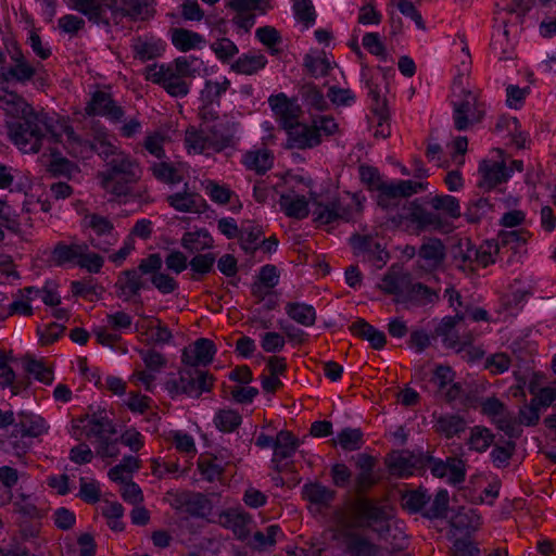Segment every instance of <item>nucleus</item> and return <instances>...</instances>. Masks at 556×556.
Listing matches in <instances>:
<instances>
[{
	"label": "nucleus",
	"mask_w": 556,
	"mask_h": 556,
	"mask_svg": "<svg viewBox=\"0 0 556 556\" xmlns=\"http://www.w3.org/2000/svg\"><path fill=\"white\" fill-rule=\"evenodd\" d=\"M447 507L448 492L446 490H440L426 509L425 516L430 519L442 518L445 516Z\"/></svg>",
	"instance_id": "774afa93"
},
{
	"label": "nucleus",
	"mask_w": 556,
	"mask_h": 556,
	"mask_svg": "<svg viewBox=\"0 0 556 556\" xmlns=\"http://www.w3.org/2000/svg\"><path fill=\"white\" fill-rule=\"evenodd\" d=\"M407 282V275L403 274L400 269L392 266L383 276L381 283L379 285V288L387 294L397 295L404 292Z\"/></svg>",
	"instance_id": "de8ad7c7"
},
{
	"label": "nucleus",
	"mask_w": 556,
	"mask_h": 556,
	"mask_svg": "<svg viewBox=\"0 0 556 556\" xmlns=\"http://www.w3.org/2000/svg\"><path fill=\"white\" fill-rule=\"evenodd\" d=\"M86 251L85 242H59L52 251V257L58 265L74 264L77 266L81 254Z\"/></svg>",
	"instance_id": "c9c22d12"
},
{
	"label": "nucleus",
	"mask_w": 556,
	"mask_h": 556,
	"mask_svg": "<svg viewBox=\"0 0 556 556\" xmlns=\"http://www.w3.org/2000/svg\"><path fill=\"white\" fill-rule=\"evenodd\" d=\"M475 245L468 238H462L451 248V258L455 267L463 271L473 270Z\"/></svg>",
	"instance_id": "72a5a7b5"
},
{
	"label": "nucleus",
	"mask_w": 556,
	"mask_h": 556,
	"mask_svg": "<svg viewBox=\"0 0 556 556\" xmlns=\"http://www.w3.org/2000/svg\"><path fill=\"white\" fill-rule=\"evenodd\" d=\"M185 147L189 154H204L208 156L216 153L206 126L201 128L189 127L185 134Z\"/></svg>",
	"instance_id": "a878e982"
},
{
	"label": "nucleus",
	"mask_w": 556,
	"mask_h": 556,
	"mask_svg": "<svg viewBox=\"0 0 556 556\" xmlns=\"http://www.w3.org/2000/svg\"><path fill=\"white\" fill-rule=\"evenodd\" d=\"M85 112L89 116H104L113 122H118L124 116L122 108L116 105L111 94L101 90L92 93Z\"/></svg>",
	"instance_id": "4468645a"
},
{
	"label": "nucleus",
	"mask_w": 556,
	"mask_h": 556,
	"mask_svg": "<svg viewBox=\"0 0 556 556\" xmlns=\"http://www.w3.org/2000/svg\"><path fill=\"white\" fill-rule=\"evenodd\" d=\"M268 104L286 130L299 123L301 108L285 93L270 96L268 98Z\"/></svg>",
	"instance_id": "dca6fc26"
},
{
	"label": "nucleus",
	"mask_w": 556,
	"mask_h": 556,
	"mask_svg": "<svg viewBox=\"0 0 556 556\" xmlns=\"http://www.w3.org/2000/svg\"><path fill=\"white\" fill-rule=\"evenodd\" d=\"M283 533L278 525H270L264 531H256L252 536V545L257 551H267L273 547Z\"/></svg>",
	"instance_id": "09e8293b"
},
{
	"label": "nucleus",
	"mask_w": 556,
	"mask_h": 556,
	"mask_svg": "<svg viewBox=\"0 0 556 556\" xmlns=\"http://www.w3.org/2000/svg\"><path fill=\"white\" fill-rule=\"evenodd\" d=\"M418 256L424 268L435 269L444 261L445 247L440 239H429L419 248Z\"/></svg>",
	"instance_id": "473e14b6"
},
{
	"label": "nucleus",
	"mask_w": 556,
	"mask_h": 556,
	"mask_svg": "<svg viewBox=\"0 0 556 556\" xmlns=\"http://www.w3.org/2000/svg\"><path fill=\"white\" fill-rule=\"evenodd\" d=\"M294 181L279 198L280 210L286 216L294 219H304L308 216V195L312 194V180L302 177H293L289 184Z\"/></svg>",
	"instance_id": "0eeeda50"
},
{
	"label": "nucleus",
	"mask_w": 556,
	"mask_h": 556,
	"mask_svg": "<svg viewBox=\"0 0 556 556\" xmlns=\"http://www.w3.org/2000/svg\"><path fill=\"white\" fill-rule=\"evenodd\" d=\"M365 197L359 193L344 192L333 199L338 222L354 220L363 210Z\"/></svg>",
	"instance_id": "aec40b11"
},
{
	"label": "nucleus",
	"mask_w": 556,
	"mask_h": 556,
	"mask_svg": "<svg viewBox=\"0 0 556 556\" xmlns=\"http://www.w3.org/2000/svg\"><path fill=\"white\" fill-rule=\"evenodd\" d=\"M334 207L333 199L326 203L315 201L313 210L314 220L320 225H329L338 222Z\"/></svg>",
	"instance_id": "0e129e2a"
},
{
	"label": "nucleus",
	"mask_w": 556,
	"mask_h": 556,
	"mask_svg": "<svg viewBox=\"0 0 556 556\" xmlns=\"http://www.w3.org/2000/svg\"><path fill=\"white\" fill-rule=\"evenodd\" d=\"M303 497L308 502L328 506L336 497V492L321 483L314 482L307 483L302 490Z\"/></svg>",
	"instance_id": "49530a36"
},
{
	"label": "nucleus",
	"mask_w": 556,
	"mask_h": 556,
	"mask_svg": "<svg viewBox=\"0 0 556 556\" xmlns=\"http://www.w3.org/2000/svg\"><path fill=\"white\" fill-rule=\"evenodd\" d=\"M12 504L14 511L29 518H40L41 514L31 495L17 493L13 496Z\"/></svg>",
	"instance_id": "13d9d810"
},
{
	"label": "nucleus",
	"mask_w": 556,
	"mask_h": 556,
	"mask_svg": "<svg viewBox=\"0 0 556 556\" xmlns=\"http://www.w3.org/2000/svg\"><path fill=\"white\" fill-rule=\"evenodd\" d=\"M40 289L35 287H26L17 290L13 295L14 300L8 304L7 317L13 315L31 316V302L38 299Z\"/></svg>",
	"instance_id": "7c9ffc66"
},
{
	"label": "nucleus",
	"mask_w": 556,
	"mask_h": 556,
	"mask_svg": "<svg viewBox=\"0 0 556 556\" xmlns=\"http://www.w3.org/2000/svg\"><path fill=\"white\" fill-rule=\"evenodd\" d=\"M141 174L136 160L118 152L106 163V168L99 173L98 178L105 192L115 198H126L132 194V185L141 178Z\"/></svg>",
	"instance_id": "7ed1b4c3"
},
{
	"label": "nucleus",
	"mask_w": 556,
	"mask_h": 556,
	"mask_svg": "<svg viewBox=\"0 0 556 556\" xmlns=\"http://www.w3.org/2000/svg\"><path fill=\"white\" fill-rule=\"evenodd\" d=\"M143 288L142 276L135 268L119 273L115 282L117 296L125 302L138 296Z\"/></svg>",
	"instance_id": "4be33fe9"
},
{
	"label": "nucleus",
	"mask_w": 556,
	"mask_h": 556,
	"mask_svg": "<svg viewBox=\"0 0 556 556\" xmlns=\"http://www.w3.org/2000/svg\"><path fill=\"white\" fill-rule=\"evenodd\" d=\"M351 331L355 336L367 340L375 350L382 349L387 342L384 332L369 325L364 319L353 323L351 325Z\"/></svg>",
	"instance_id": "a19ab883"
},
{
	"label": "nucleus",
	"mask_w": 556,
	"mask_h": 556,
	"mask_svg": "<svg viewBox=\"0 0 556 556\" xmlns=\"http://www.w3.org/2000/svg\"><path fill=\"white\" fill-rule=\"evenodd\" d=\"M49 426L45 418L33 413H20L15 422V432L22 437L37 438L46 433Z\"/></svg>",
	"instance_id": "2f4dec72"
},
{
	"label": "nucleus",
	"mask_w": 556,
	"mask_h": 556,
	"mask_svg": "<svg viewBox=\"0 0 556 556\" xmlns=\"http://www.w3.org/2000/svg\"><path fill=\"white\" fill-rule=\"evenodd\" d=\"M491 49L501 61L514 60L516 58L515 47L508 38V30L506 28L497 29L493 34Z\"/></svg>",
	"instance_id": "a18cd8bd"
},
{
	"label": "nucleus",
	"mask_w": 556,
	"mask_h": 556,
	"mask_svg": "<svg viewBox=\"0 0 556 556\" xmlns=\"http://www.w3.org/2000/svg\"><path fill=\"white\" fill-rule=\"evenodd\" d=\"M216 153L233 147L239 140L240 123L233 117L225 116L212 126H206Z\"/></svg>",
	"instance_id": "ddd939ff"
},
{
	"label": "nucleus",
	"mask_w": 556,
	"mask_h": 556,
	"mask_svg": "<svg viewBox=\"0 0 556 556\" xmlns=\"http://www.w3.org/2000/svg\"><path fill=\"white\" fill-rule=\"evenodd\" d=\"M466 319V315L460 309L455 308L454 316H445L435 329L438 336L443 337L448 346L455 348L459 344L455 333L456 326Z\"/></svg>",
	"instance_id": "c03bdc74"
},
{
	"label": "nucleus",
	"mask_w": 556,
	"mask_h": 556,
	"mask_svg": "<svg viewBox=\"0 0 556 556\" xmlns=\"http://www.w3.org/2000/svg\"><path fill=\"white\" fill-rule=\"evenodd\" d=\"M502 251L500 243L488 240L479 248L475 247L473 268L476 266L486 267L495 263L496 255Z\"/></svg>",
	"instance_id": "8fccbe9b"
},
{
	"label": "nucleus",
	"mask_w": 556,
	"mask_h": 556,
	"mask_svg": "<svg viewBox=\"0 0 556 556\" xmlns=\"http://www.w3.org/2000/svg\"><path fill=\"white\" fill-rule=\"evenodd\" d=\"M97 13H100L102 18H96L94 23L104 26L112 23L117 25L125 17L143 21L153 16L154 0H100Z\"/></svg>",
	"instance_id": "39448f33"
},
{
	"label": "nucleus",
	"mask_w": 556,
	"mask_h": 556,
	"mask_svg": "<svg viewBox=\"0 0 556 556\" xmlns=\"http://www.w3.org/2000/svg\"><path fill=\"white\" fill-rule=\"evenodd\" d=\"M267 58L261 52H248L240 55L231 65L232 71L242 75H254L267 64Z\"/></svg>",
	"instance_id": "4c0bfd02"
},
{
	"label": "nucleus",
	"mask_w": 556,
	"mask_h": 556,
	"mask_svg": "<svg viewBox=\"0 0 556 556\" xmlns=\"http://www.w3.org/2000/svg\"><path fill=\"white\" fill-rule=\"evenodd\" d=\"M166 201L170 207L181 213L200 214L206 207V202L200 194L187 189L167 195Z\"/></svg>",
	"instance_id": "5701e85b"
},
{
	"label": "nucleus",
	"mask_w": 556,
	"mask_h": 556,
	"mask_svg": "<svg viewBox=\"0 0 556 556\" xmlns=\"http://www.w3.org/2000/svg\"><path fill=\"white\" fill-rule=\"evenodd\" d=\"M17 207L8 199L0 198V242L4 239L2 227L17 232L20 230Z\"/></svg>",
	"instance_id": "37998d69"
},
{
	"label": "nucleus",
	"mask_w": 556,
	"mask_h": 556,
	"mask_svg": "<svg viewBox=\"0 0 556 556\" xmlns=\"http://www.w3.org/2000/svg\"><path fill=\"white\" fill-rule=\"evenodd\" d=\"M81 422L86 438L92 443L109 440L116 434L113 421L103 412L87 416Z\"/></svg>",
	"instance_id": "2eb2a0df"
},
{
	"label": "nucleus",
	"mask_w": 556,
	"mask_h": 556,
	"mask_svg": "<svg viewBox=\"0 0 556 556\" xmlns=\"http://www.w3.org/2000/svg\"><path fill=\"white\" fill-rule=\"evenodd\" d=\"M47 540L41 535V525L39 522H24L20 527L18 534L14 538L13 544H21L33 555L41 553V548L46 545Z\"/></svg>",
	"instance_id": "b1692460"
},
{
	"label": "nucleus",
	"mask_w": 556,
	"mask_h": 556,
	"mask_svg": "<svg viewBox=\"0 0 556 556\" xmlns=\"http://www.w3.org/2000/svg\"><path fill=\"white\" fill-rule=\"evenodd\" d=\"M351 244L355 255L362 262L370 264L375 269H381L389 261V253L371 237L353 236Z\"/></svg>",
	"instance_id": "9b49d317"
},
{
	"label": "nucleus",
	"mask_w": 556,
	"mask_h": 556,
	"mask_svg": "<svg viewBox=\"0 0 556 556\" xmlns=\"http://www.w3.org/2000/svg\"><path fill=\"white\" fill-rule=\"evenodd\" d=\"M214 378L199 369H181L177 376L169 377L164 388L172 399L180 395L199 397L202 393L211 391Z\"/></svg>",
	"instance_id": "423d86ee"
},
{
	"label": "nucleus",
	"mask_w": 556,
	"mask_h": 556,
	"mask_svg": "<svg viewBox=\"0 0 556 556\" xmlns=\"http://www.w3.org/2000/svg\"><path fill=\"white\" fill-rule=\"evenodd\" d=\"M179 508L198 518H205L212 511L211 501L201 493H184L178 498Z\"/></svg>",
	"instance_id": "c756f323"
},
{
	"label": "nucleus",
	"mask_w": 556,
	"mask_h": 556,
	"mask_svg": "<svg viewBox=\"0 0 556 556\" xmlns=\"http://www.w3.org/2000/svg\"><path fill=\"white\" fill-rule=\"evenodd\" d=\"M493 442V434L488 428L476 426L471 429L468 445L477 452L486 451Z\"/></svg>",
	"instance_id": "052dcab7"
},
{
	"label": "nucleus",
	"mask_w": 556,
	"mask_h": 556,
	"mask_svg": "<svg viewBox=\"0 0 556 556\" xmlns=\"http://www.w3.org/2000/svg\"><path fill=\"white\" fill-rule=\"evenodd\" d=\"M293 13L295 20L307 29L316 22V11L312 0H293Z\"/></svg>",
	"instance_id": "864d4df0"
},
{
	"label": "nucleus",
	"mask_w": 556,
	"mask_h": 556,
	"mask_svg": "<svg viewBox=\"0 0 556 556\" xmlns=\"http://www.w3.org/2000/svg\"><path fill=\"white\" fill-rule=\"evenodd\" d=\"M429 204L433 210L443 212L452 218H458L462 215L459 201L453 195H434L429 200Z\"/></svg>",
	"instance_id": "3c124183"
},
{
	"label": "nucleus",
	"mask_w": 556,
	"mask_h": 556,
	"mask_svg": "<svg viewBox=\"0 0 556 556\" xmlns=\"http://www.w3.org/2000/svg\"><path fill=\"white\" fill-rule=\"evenodd\" d=\"M10 64L0 72V80L7 84L26 85L31 81L42 66L40 62H30L18 46L9 49Z\"/></svg>",
	"instance_id": "6e6552de"
},
{
	"label": "nucleus",
	"mask_w": 556,
	"mask_h": 556,
	"mask_svg": "<svg viewBox=\"0 0 556 556\" xmlns=\"http://www.w3.org/2000/svg\"><path fill=\"white\" fill-rule=\"evenodd\" d=\"M301 441L290 431L280 430L275 437L271 465L278 472L289 467L290 459L294 456Z\"/></svg>",
	"instance_id": "f8f14e48"
},
{
	"label": "nucleus",
	"mask_w": 556,
	"mask_h": 556,
	"mask_svg": "<svg viewBox=\"0 0 556 556\" xmlns=\"http://www.w3.org/2000/svg\"><path fill=\"white\" fill-rule=\"evenodd\" d=\"M409 219L417 224V226L421 229L425 228H434L438 229L441 227V218L438 214L427 211L421 206L413 207L409 213Z\"/></svg>",
	"instance_id": "6e6d98bb"
},
{
	"label": "nucleus",
	"mask_w": 556,
	"mask_h": 556,
	"mask_svg": "<svg viewBox=\"0 0 556 556\" xmlns=\"http://www.w3.org/2000/svg\"><path fill=\"white\" fill-rule=\"evenodd\" d=\"M203 62L193 55L178 56L169 63H154L146 67L148 81L161 86L170 97L184 98L190 92V80L200 75Z\"/></svg>",
	"instance_id": "f03ea898"
},
{
	"label": "nucleus",
	"mask_w": 556,
	"mask_h": 556,
	"mask_svg": "<svg viewBox=\"0 0 556 556\" xmlns=\"http://www.w3.org/2000/svg\"><path fill=\"white\" fill-rule=\"evenodd\" d=\"M302 97L304 103L317 111H323L327 108L328 103L323 92L312 84L304 85L302 87Z\"/></svg>",
	"instance_id": "69168bd1"
},
{
	"label": "nucleus",
	"mask_w": 556,
	"mask_h": 556,
	"mask_svg": "<svg viewBox=\"0 0 556 556\" xmlns=\"http://www.w3.org/2000/svg\"><path fill=\"white\" fill-rule=\"evenodd\" d=\"M338 444L345 451H355L363 445V433L359 429L345 428L337 435Z\"/></svg>",
	"instance_id": "680f3d73"
},
{
	"label": "nucleus",
	"mask_w": 556,
	"mask_h": 556,
	"mask_svg": "<svg viewBox=\"0 0 556 556\" xmlns=\"http://www.w3.org/2000/svg\"><path fill=\"white\" fill-rule=\"evenodd\" d=\"M262 235L263 231L258 226L250 225L248 227H243L239 235L241 249L248 254H253L258 247L257 244Z\"/></svg>",
	"instance_id": "bf43d9fd"
},
{
	"label": "nucleus",
	"mask_w": 556,
	"mask_h": 556,
	"mask_svg": "<svg viewBox=\"0 0 556 556\" xmlns=\"http://www.w3.org/2000/svg\"><path fill=\"white\" fill-rule=\"evenodd\" d=\"M1 106L20 118L8 125L13 143L24 153H37L45 142H62L76 153L75 146H83L74 129L63 121L36 112L15 92L0 90Z\"/></svg>",
	"instance_id": "f257e3e1"
},
{
	"label": "nucleus",
	"mask_w": 556,
	"mask_h": 556,
	"mask_svg": "<svg viewBox=\"0 0 556 556\" xmlns=\"http://www.w3.org/2000/svg\"><path fill=\"white\" fill-rule=\"evenodd\" d=\"M215 354L214 342L206 338H200L182 350L181 362L191 367L206 366L212 363Z\"/></svg>",
	"instance_id": "6ab92c4d"
},
{
	"label": "nucleus",
	"mask_w": 556,
	"mask_h": 556,
	"mask_svg": "<svg viewBox=\"0 0 556 556\" xmlns=\"http://www.w3.org/2000/svg\"><path fill=\"white\" fill-rule=\"evenodd\" d=\"M288 146L294 149H312L320 143V134L314 125L296 123L288 130Z\"/></svg>",
	"instance_id": "412c9836"
},
{
	"label": "nucleus",
	"mask_w": 556,
	"mask_h": 556,
	"mask_svg": "<svg viewBox=\"0 0 556 556\" xmlns=\"http://www.w3.org/2000/svg\"><path fill=\"white\" fill-rule=\"evenodd\" d=\"M130 48L135 59L148 62L163 55L166 42L151 34H146L132 38Z\"/></svg>",
	"instance_id": "a211bd4d"
},
{
	"label": "nucleus",
	"mask_w": 556,
	"mask_h": 556,
	"mask_svg": "<svg viewBox=\"0 0 556 556\" xmlns=\"http://www.w3.org/2000/svg\"><path fill=\"white\" fill-rule=\"evenodd\" d=\"M211 49L215 53L216 58L222 62L230 61L239 52L237 45L226 37L214 41L211 45Z\"/></svg>",
	"instance_id": "338daca9"
},
{
	"label": "nucleus",
	"mask_w": 556,
	"mask_h": 556,
	"mask_svg": "<svg viewBox=\"0 0 556 556\" xmlns=\"http://www.w3.org/2000/svg\"><path fill=\"white\" fill-rule=\"evenodd\" d=\"M492 211V204L485 198H475L468 202L465 217L469 223H478Z\"/></svg>",
	"instance_id": "5fc2aeb1"
},
{
	"label": "nucleus",
	"mask_w": 556,
	"mask_h": 556,
	"mask_svg": "<svg viewBox=\"0 0 556 556\" xmlns=\"http://www.w3.org/2000/svg\"><path fill=\"white\" fill-rule=\"evenodd\" d=\"M241 422V415L233 409H220L214 417L215 426L223 432L235 431Z\"/></svg>",
	"instance_id": "4d7b16f0"
},
{
	"label": "nucleus",
	"mask_w": 556,
	"mask_h": 556,
	"mask_svg": "<svg viewBox=\"0 0 556 556\" xmlns=\"http://www.w3.org/2000/svg\"><path fill=\"white\" fill-rule=\"evenodd\" d=\"M387 463L390 472L399 477L412 476L422 465L421 457L408 451L392 453Z\"/></svg>",
	"instance_id": "393cba45"
},
{
	"label": "nucleus",
	"mask_w": 556,
	"mask_h": 556,
	"mask_svg": "<svg viewBox=\"0 0 556 556\" xmlns=\"http://www.w3.org/2000/svg\"><path fill=\"white\" fill-rule=\"evenodd\" d=\"M433 429L437 433L451 439L465 431L466 421L463 417L454 414L433 415Z\"/></svg>",
	"instance_id": "f704fd0d"
},
{
	"label": "nucleus",
	"mask_w": 556,
	"mask_h": 556,
	"mask_svg": "<svg viewBox=\"0 0 556 556\" xmlns=\"http://www.w3.org/2000/svg\"><path fill=\"white\" fill-rule=\"evenodd\" d=\"M214 240L205 228L187 231L180 239L181 247L189 252H200L213 247Z\"/></svg>",
	"instance_id": "ea45409f"
},
{
	"label": "nucleus",
	"mask_w": 556,
	"mask_h": 556,
	"mask_svg": "<svg viewBox=\"0 0 556 556\" xmlns=\"http://www.w3.org/2000/svg\"><path fill=\"white\" fill-rule=\"evenodd\" d=\"M241 163L248 170L255 172L256 174H265L273 166L274 155L271 151L265 147L253 148L242 154Z\"/></svg>",
	"instance_id": "c85d7f7f"
},
{
	"label": "nucleus",
	"mask_w": 556,
	"mask_h": 556,
	"mask_svg": "<svg viewBox=\"0 0 556 556\" xmlns=\"http://www.w3.org/2000/svg\"><path fill=\"white\" fill-rule=\"evenodd\" d=\"M453 98V122L457 130H466L483 118L485 105L480 99V91L465 88L463 76L454 80Z\"/></svg>",
	"instance_id": "20e7f679"
},
{
	"label": "nucleus",
	"mask_w": 556,
	"mask_h": 556,
	"mask_svg": "<svg viewBox=\"0 0 556 556\" xmlns=\"http://www.w3.org/2000/svg\"><path fill=\"white\" fill-rule=\"evenodd\" d=\"M271 0H226V5L235 14L231 18L233 25L244 33H249L255 24L256 14H265L270 9Z\"/></svg>",
	"instance_id": "9d476101"
},
{
	"label": "nucleus",
	"mask_w": 556,
	"mask_h": 556,
	"mask_svg": "<svg viewBox=\"0 0 556 556\" xmlns=\"http://www.w3.org/2000/svg\"><path fill=\"white\" fill-rule=\"evenodd\" d=\"M204 191L217 204H227L232 195H235L227 186L219 185L214 180H206L204 182Z\"/></svg>",
	"instance_id": "e2e57ef3"
},
{
	"label": "nucleus",
	"mask_w": 556,
	"mask_h": 556,
	"mask_svg": "<svg viewBox=\"0 0 556 556\" xmlns=\"http://www.w3.org/2000/svg\"><path fill=\"white\" fill-rule=\"evenodd\" d=\"M427 182L413 180H397L380 187V203L387 199L406 198L425 190Z\"/></svg>",
	"instance_id": "cd10ccee"
},
{
	"label": "nucleus",
	"mask_w": 556,
	"mask_h": 556,
	"mask_svg": "<svg viewBox=\"0 0 556 556\" xmlns=\"http://www.w3.org/2000/svg\"><path fill=\"white\" fill-rule=\"evenodd\" d=\"M172 43L179 51L187 52L201 49L205 45V38L199 33L186 28H175L172 31Z\"/></svg>",
	"instance_id": "58836bf2"
},
{
	"label": "nucleus",
	"mask_w": 556,
	"mask_h": 556,
	"mask_svg": "<svg viewBox=\"0 0 556 556\" xmlns=\"http://www.w3.org/2000/svg\"><path fill=\"white\" fill-rule=\"evenodd\" d=\"M287 316L296 324L312 327L316 323V309L304 302H287L285 305Z\"/></svg>",
	"instance_id": "e433bc0d"
},
{
	"label": "nucleus",
	"mask_w": 556,
	"mask_h": 556,
	"mask_svg": "<svg viewBox=\"0 0 556 556\" xmlns=\"http://www.w3.org/2000/svg\"><path fill=\"white\" fill-rule=\"evenodd\" d=\"M303 65L313 77H325L331 71V62L325 51H312L303 59Z\"/></svg>",
	"instance_id": "79ce46f5"
},
{
	"label": "nucleus",
	"mask_w": 556,
	"mask_h": 556,
	"mask_svg": "<svg viewBox=\"0 0 556 556\" xmlns=\"http://www.w3.org/2000/svg\"><path fill=\"white\" fill-rule=\"evenodd\" d=\"M83 227L90 229V242L100 251L108 252L118 241V233L111 219L100 214L91 213L85 215Z\"/></svg>",
	"instance_id": "1a4fd4ad"
},
{
	"label": "nucleus",
	"mask_w": 556,
	"mask_h": 556,
	"mask_svg": "<svg viewBox=\"0 0 556 556\" xmlns=\"http://www.w3.org/2000/svg\"><path fill=\"white\" fill-rule=\"evenodd\" d=\"M478 188L490 191L509 178L508 167L503 161L483 160L479 165Z\"/></svg>",
	"instance_id": "f3484780"
},
{
	"label": "nucleus",
	"mask_w": 556,
	"mask_h": 556,
	"mask_svg": "<svg viewBox=\"0 0 556 556\" xmlns=\"http://www.w3.org/2000/svg\"><path fill=\"white\" fill-rule=\"evenodd\" d=\"M530 237L531 233L526 229H507L498 233L496 242L500 243L501 249H518L525 245Z\"/></svg>",
	"instance_id": "603ef678"
},
{
	"label": "nucleus",
	"mask_w": 556,
	"mask_h": 556,
	"mask_svg": "<svg viewBox=\"0 0 556 556\" xmlns=\"http://www.w3.org/2000/svg\"><path fill=\"white\" fill-rule=\"evenodd\" d=\"M230 87V80L223 77L222 80H206L203 89L200 92V101L202 102L201 114L205 118L206 115H212L208 106L212 104H219L220 98Z\"/></svg>",
	"instance_id": "bb28decb"
}]
</instances>
